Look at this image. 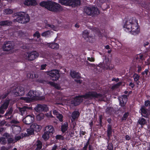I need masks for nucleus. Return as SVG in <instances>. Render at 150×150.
Wrapping results in <instances>:
<instances>
[{
  "label": "nucleus",
  "instance_id": "f257e3e1",
  "mask_svg": "<svg viewBox=\"0 0 150 150\" xmlns=\"http://www.w3.org/2000/svg\"><path fill=\"white\" fill-rule=\"evenodd\" d=\"M123 28L126 32L130 33L134 35L138 34L140 29L137 20L135 18H131L127 21L124 24Z\"/></svg>",
  "mask_w": 150,
  "mask_h": 150
},
{
  "label": "nucleus",
  "instance_id": "f03ea898",
  "mask_svg": "<svg viewBox=\"0 0 150 150\" xmlns=\"http://www.w3.org/2000/svg\"><path fill=\"white\" fill-rule=\"evenodd\" d=\"M103 96L101 94H98L94 92H89L84 96L76 97L71 101V103L75 105H79L83 100V98L88 99L93 98H99V100H103Z\"/></svg>",
  "mask_w": 150,
  "mask_h": 150
},
{
  "label": "nucleus",
  "instance_id": "7ed1b4c3",
  "mask_svg": "<svg viewBox=\"0 0 150 150\" xmlns=\"http://www.w3.org/2000/svg\"><path fill=\"white\" fill-rule=\"evenodd\" d=\"M40 5L44 7L48 10L57 12L62 9L61 6L57 3L51 1H42L40 3Z\"/></svg>",
  "mask_w": 150,
  "mask_h": 150
},
{
  "label": "nucleus",
  "instance_id": "20e7f679",
  "mask_svg": "<svg viewBox=\"0 0 150 150\" xmlns=\"http://www.w3.org/2000/svg\"><path fill=\"white\" fill-rule=\"evenodd\" d=\"M40 93V92L31 90L27 94L26 97H21V99L23 100L26 102H29L33 100L44 99L45 97H41Z\"/></svg>",
  "mask_w": 150,
  "mask_h": 150
},
{
  "label": "nucleus",
  "instance_id": "39448f33",
  "mask_svg": "<svg viewBox=\"0 0 150 150\" xmlns=\"http://www.w3.org/2000/svg\"><path fill=\"white\" fill-rule=\"evenodd\" d=\"M59 3L66 6L75 7L80 4L79 0H59Z\"/></svg>",
  "mask_w": 150,
  "mask_h": 150
},
{
  "label": "nucleus",
  "instance_id": "423d86ee",
  "mask_svg": "<svg viewBox=\"0 0 150 150\" xmlns=\"http://www.w3.org/2000/svg\"><path fill=\"white\" fill-rule=\"evenodd\" d=\"M18 17L16 18V21L19 23H25L29 21V17L28 15L24 12H21L18 13Z\"/></svg>",
  "mask_w": 150,
  "mask_h": 150
},
{
  "label": "nucleus",
  "instance_id": "0eeeda50",
  "mask_svg": "<svg viewBox=\"0 0 150 150\" xmlns=\"http://www.w3.org/2000/svg\"><path fill=\"white\" fill-rule=\"evenodd\" d=\"M46 73L53 81L58 80L60 76L59 71L57 69H53L46 71Z\"/></svg>",
  "mask_w": 150,
  "mask_h": 150
},
{
  "label": "nucleus",
  "instance_id": "6e6552de",
  "mask_svg": "<svg viewBox=\"0 0 150 150\" xmlns=\"http://www.w3.org/2000/svg\"><path fill=\"white\" fill-rule=\"evenodd\" d=\"M39 53L35 51L28 52L25 53L24 55V57L29 60H33L38 57Z\"/></svg>",
  "mask_w": 150,
  "mask_h": 150
},
{
  "label": "nucleus",
  "instance_id": "1a4fd4ad",
  "mask_svg": "<svg viewBox=\"0 0 150 150\" xmlns=\"http://www.w3.org/2000/svg\"><path fill=\"white\" fill-rule=\"evenodd\" d=\"M11 90L10 91V93H13L16 96H21L24 93V88L22 87L18 86L15 89V88H11Z\"/></svg>",
  "mask_w": 150,
  "mask_h": 150
},
{
  "label": "nucleus",
  "instance_id": "9d476101",
  "mask_svg": "<svg viewBox=\"0 0 150 150\" xmlns=\"http://www.w3.org/2000/svg\"><path fill=\"white\" fill-rule=\"evenodd\" d=\"M85 12L88 15L92 14H98L99 13V11L98 9L94 7H87L85 9Z\"/></svg>",
  "mask_w": 150,
  "mask_h": 150
},
{
  "label": "nucleus",
  "instance_id": "9b49d317",
  "mask_svg": "<svg viewBox=\"0 0 150 150\" xmlns=\"http://www.w3.org/2000/svg\"><path fill=\"white\" fill-rule=\"evenodd\" d=\"M149 110V109L148 110L144 106H142L140 109L142 115L145 117H150Z\"/></svg>",
  "mask_w": 150,
  "mask_h": 150
},
{
  "label": "nucleus",
  "instance_id": "f8f14e48",
  "mask_svg": "<svg viewBox=\"0 0 150 150\" xmlns=\"http://www.w3.org/2000/svg\"><path fill=\"white\" fill-rule=\"evenodd\" d=\"M70 74L72 78L75 79L74 80L77 83H81V81L79 79L76 80V79H78L80 78V74L78 72H75L74 71H71L70 72Z\"/></svg>",
  "mask_w": 150,
  "mask_h": 150
},
{
  "label": "nucleus",
  "instance_id": "ddd939ff",
  "mask_svg": "<svg viewBox=\"0 0 150 150\" xmlns=\"http://www.w3.org/2000/svg\"><path fill=\"white\" fill-rule=\"evenodd\" d=\"M34 120L33 117L31 115H28L23 119L24 123L27 125L31 123Z\"/></svg>",
  "mask_w": 150,
  "mask_h": 150
},
{
  "label": "nucleus",
  "instance_id": "4468645a",
  "mask_svg": "<svg viewBox=\"0 0 150 150\" xmlns=\"http://www.w3.org/2000/svg\"><path fill=\"white\" fill-rule=\"evenodd\" d=\"M9 100H6L0 107V113L3 114L6 109L8 108L9 103Z\"/></svg>",
  "mask_w": 150,
  "mask_h": 150
},
{
  "label": "nucleus",
  "instance_id": "2eb2a0df",
  "mask_svg": "<svg viewBox=\"0 0 150 150\" xmlns=\"http://www.w3.org/2000/svg\"><path fill=\"white\" fill-rule=\"evenodd\" d=\"M48 110L47 106L46 105H39L35 108V110L37 112H47Z\"/></svg>",
  "mask_w": 150,
  "mask_h": 150
},
{
  "label": "nucleus",
  "instance_id": "dca6fc26",
  "mask_svg": "<svg viewBox=\"0 0 150 150\" xmlns=\"http://www.w3.org/2000/svg\"><path fill=\"white\" fill-rule=\"evenodd\" d=\"M14 48V45L13 43L10 41L7 42L3 47V50L5 51H8Z\"/></svg>",
  "mask_w": 150,
  "mask_h": 150
},
{
  "label": "nucleus",
  "instance_id": "f3484780",
  "mask_svg": "<svg viewBox=\"0 0 150 150\" xmlns=\"http://www.w3.org/2000/svg\"><path fill=\"white\" fill-rule=\"evenodd\" d=\"M119 100L120 105L122 106H124L127 102V96L125 95H122L119 98Z\"/></svg>",
  "mask_w": 150,
  "mask_h": 150
},
{
  "label": "nucleus",
  "instance_id": "a211bd4d",
  "mask_svg": "<svg viewBox=\"0 0 150 150\" xmlns=\"http://www.w3.org/2000/svg\"><path fill=\"white\" fill-rule=\"evenodd\" d=\"M45 131L49 134H53L54 132V129L52 126L49 125L45 127Z\"/></svg>",
  "mask_w": 150,
  "mask_h": 150
},
{
  "label": "nucleus",
  "instance_id": "6ab92c4d",
  "mask_svg": "<svg viewBox=\"0 0 150 150\" xmlns=\"http://www.w3.org/2000/svg\"><path fill=\"white\" fill-rule=\"evenodd\" d=\"M24 5L28 6H35L37 4L35 0H26L24 2Z\"/></svg>",
  "mask_w": 150,
  "mask_h": 150
},
{
  "label": "nucleus",
  "instance_id": "aec40b11",
  "mask_svg": "<svg viewBox=\"0 0 150 150\" xmlns=\"http://www.w3.org/2000/svg\"><path fill=\"white\" fill-rule=\"evenodd\" d=\"M30 107H28L25 106L20 109V111L22 115L28 114V110L31 109Z\"/></svg>",
  "mask_w": 150,
  "mask_h": 150
},
{
  "label": "nucleus",
  "instance_id": "412c9836",
  "mask_svg": "<svg viewBox=\"0 0 150 150\" xmlns=\"http://www.w3.org/2000/svg\"><path fill=\"white\" fill-rule=\"evenodd\" d=\"M103 63L104 65V68L109 69H111V68L110 67V61L109 59L108 58H106L103 61Z\"/></svg>",
  "mask_w": 150,
  "mask_h": 150
},
{
  "label": "nucleus",
  "instance_id": "4be33fe9",
  "mask_svg": "<svg viewBox=\"0 0 150 150\" xmlns=\"http://www.w3.org/2000/svg\"><path fill=\"white\" fill-rule=\"evenodd\" d=\"M31 127L33 129V131H39L42 128V127L36 123H33L31 125Z\"/></svg>",
  "mask_w": 150,
  "mask_h": 150
},
{
  "label": "nucleus",
  "instance_id": "5701e85b",
  "mask_svg": "<svg viewBox=\"0 0 150 150\" xmlns=\"http://www.w3.org/2000/svg\"><path fill=\"white\" fill-rule=\"evenodd\" d=\"M47 46L52 49H58L59 47L58 44L55 43H48Z\"/></svg>",
  "mask_w": 150,
  "mask_h": 150
},
{
  "label": "nucleus",
  "instance_id": "b1692460",
  "mask_svg": "<svg viewBox=\"0 0 150 150\" xmlns=\"http://www.w3.org/2000/svg\"><path fill=\"white\" fill-rule=\"evenodd\" d=\"M12 127L13 131L15 134H18L21 131V127L19 126L12 125Z\"/></svg>",
  "mask_w": 150,
  "mask_h": 150
},
{
  "label": "nucleus",
  "instance_id": "393cba45",
  "mask_svg": "<svg viewBox=\"0 0 150 150\" xmlns=\"http://www.w3.org/2000/svg\"><path fill=\"white\" fill-rule=\"evenodd\" d=\"M53 113L54 115H56L57 117L59 119L60 121L62 122V121L63 116L62 114L59 113L56 110H53Z\"/></svg>",
  "mask_w": 150,
  "mask_h": 150
},
{
  "label": "nucleus",
  "instance_id": "a878e982",
  "mask_svg": "<svg viewBox=\"0 0 150 150\" xmlns=\"http://www.w3.org/2000/svg\"><path fill=\"white\" fill-rule=\"evenodd\" d=\"M13 110L12 108L8 109L5 114V116L7 119L11 118L12 116Z\"/></svg>",
  "mask_w": 150,
  "mask_h": 150
},
{
  "label": "nucleus",
  "instance_id": "bb28decb",
  "mask_svg": "<svg viewBox=\"0 0 150 150\" xmlns=\"http://www.w3.org/2000/svg\"><path fill=\"white\" fill-rule=\"evenodd\" d=\"M79 114L78 111H74L72 114L71 121H74L75 119L78 117Z\"/></svg>",
  "mask_w": 150,
  "mask_h": 150
},
{
  "label": "nucleus",
  "instance_id": "cd10ccee",
  "mask_svg": "<svg viewBox=\"0 0 150 150\" xmlns=\"http://www.w3.org/2000/svg\"><path fill=\"white\" fill-rule=\"evenodd\" d=\"M51 34V32L49 30H48L42 33L41 35L43 37L47 38L50 36Z\"/></svg>",
  "mask_w": 150,
  "mask_h": 150
},
{
  "label": "nucleus",
  "instance_id": "c85d7f7f",
  "mask_svg": "<svg viewBox=\"0 0 150 150\" xmlns=\"http://www.w3.org/2000/svg\"><path fill=\"white\" fill-rule=\"evenodd\" d=\"M47 83L50 85L53 86L57 89H59L60 88V87L59 85L57 84H55V83L53 82L50 81L48 82Z\"/></svg>",
  "mask_w": 150,
  "mask_h": 150
},
{
  "label": "nucleus",
  "instance_id": "c756f323",
  "mask_svg": "<svg viewBox=\"0 0 150 150\" xmlns=\"http://www.w3.org/2000/svg\"><path fill=\"white\" fill-rule=\"evenodd\" d=\"M4 136L6 138V139H8V143H11L13 142V140L12 138H9V135L7 133H5L4 134Z\"/></svg>",
  "mask_w": 150,
  "mask_h": 150
},
{
  "label": "nucleus",
  "instance_id": "7c9ffc66",
  "mask_svg": "<svg viewBox=\"0 0 150 150\" xmlns=\"http://www.w3.org/2000/svg\"><path fill=\"white\" fill-rule=\"evenodd\" d=\"M68 124L67 122H65L62 126L61 130L63 132H65L67 129Z\"/></svg>",
  "mask_w": 150,
  "mask_h": 150
},
{
  "label": "nucleus",
  "instance_id": "2f4dec72",
  "mask_svg": "<svg viewBox=\"0 0 150 150\" xmlns=\"http://www.w3.org/2000/svg\"><path fill=\"white\" fill-rule=\"evenodd\" d=\"M49 133L45 131L42 136V138L46 140L49 139Z\"/></svg>",
  "mask_w": 150,
  "mask_h": 150
},
{
  "label": "nucleus",
  "instance_id": "473e14b6",
  "mask_svg": "<svg viewBox=\"0 0 150 150\" xmlns=\"http://www.w3.org/2000/svg\"><path fill=\"white\" fill-rule=\"evenodd\" d=\"M89 34L88 31L87 30H85L83 32V37L85 39L88 38L89 37Z\"/></svg>",
  "mask_w": 150,
  "mask_h": 150
},
{
  "label": "nucleus",
  "instance_id": "72a5a7b5",
  "mask_svg": "<svg viewBox=\"0 0 150 150\" xmlns=\"http://www.w3.org/2000/svg\"><path fill=\"white\" fill-rule=\"evenodd\" d=\"M36 145L37 146L36 150H39L42 148V144L40 141L38 140L37 141Z\"/></svg>",
  "mask_w": 150,
  "mask_h": 150
},
{
  "label": "nucleus",
  "instance_id": "f704fd0d",
  "mask_svg": "<svg viewBox=\"0 0 150 150\" xmlns=\"http://www.w3.org/2000/svg\"><path fill=\"white\" fill-rule=\"evenodd\" d=\"M139 124L141 125H144L146 123V121L144 118L139 119L138 121Z\"/></svg>",
  "mask_w": 150,
  "mask_h": 150
},
{
  "label": "nucleus",
  "instance_id": "c9c22d12",
  "mask_svg": "<svg viewBox=\"0 0 150 150\" xmlns=\"http://www.w3.org/2000/svg\"><path fill=\"white\" fill-rule=\"evenodd\" d=\"M10 22H8L7 21H2L0 22V25L4 26L7 25H8L11 24Z\"/></svg>",
  "mask_w": 150,
  "mask_h": 150
},
{
  "label": "nucleus",
  "instance_id": "e433bc0d",
  "mask_svg": "<svg viewBox=\"0 0 150 150\" xmlns=\"http://www.w3.org/2000/svg\"><path fill=\"white\" fill-rule=\"evenodd\" d=\"M6 142V138L5 137L0 138V143L2 144H4Z\"/></svg>",
  "mask_w": 150,
  "mask_h": 150
},
{
  "label": "nucleus",
  "instance_id": "4c0bfd02",
  "mask_svg": "<svg viewBox=\"0 0 150 150\" xmlns=\"http://www.w3.org/2000/svg\"><path fill=\"white\" fill-rule=\"evenodd\" d=\"M44 117V115L43 113H40L37 115L36 117L38 120H40L43 119Z\"/></svg>",
  "mask_w": 150,
  "mask_h": 150
},
{
  "label": "nucleus",
  "instance_id": "58836bf2",
  "mask_svg": "<svg viewBox=\"0 0 150 150\" xmlns=\"http://www.w3.org/2000/svg\"><path fill=\"white\" fill-rule=\"evenodd\" d=\"M4 13L5 14H8L12 13H13V11L11 9H7L4 11Z\"/></svg>",
  "mask_w": 150,
  "mask_h": 150
},
{
  "label": "nucleus",
  "instance_id": "ea45409f",
  "mask_svg": "<svg viewBox=\"0 0 150 150\" xmlns=\"http://www.w3.org/2000/svg\"><path fill=\"white\" fill-rule=\"evenodd\" d=\"M27 133L29 135L33 134H34V131L30 127V128L28 129L27 130Z\"/></svg>",
  "mask_w": 150,
  "mask_h": 150
},
{
  "label": "nucleus",
  "instance_id": "a19ab883",
  "mask_svg": "<svg viewBox=\"0 0 150 150\" xmlns=\"http://www.w3.org/2000/svg\"><path fill=\"white\" fill-rule=\"evenodd\" d=\"M139 76L136 74H134L133 75L134 79L136 81H137L139 79Z\"/></svg>",
  "mask_w": 150,
  "mask_h": 150
},
{
  "label": "nucleus",
  "instance_id": "79ce46f5",
  "mask_svg": "<svg viewBox=\"0 0 150 150\" xmlns=\"http://www.w3.org/2000/svg\"><path fill=\"white\" fill-rule=\"evenodd\" d=\"M148 71L149 70L148 69H145V71H144L142 73V76L143 77H144V76H146L148 74Z\"/></svg>",
  "mask_w": 150,
  "mask_h": 150
},
{
  "label": "nucleus",
  "instance_id": "37998d69",
  "mask_svg": "<svg viewBox=\"0 0 150 150\" xmlns=\"http://www.w3.org/2000/svg\"><path fill=\"white\" fill-rule=\"evenodd\" d=\"M150 101L149 100H146L145 101V105L144 106L146 108H147V107L149 106V109L150 110Z\"/></svg>",
  "mask_w": 150,
  "mask_h": 150
},
{
  "label": "nucleus",
  "instance_id": "c03bdc74",
  "mask_svg": "<svg viewBox=\"0 0 150 150\" xmlns=\"http://www.w3.org/2000/svg\"><path fill=\"white\" fill-rule=\"evenodd\" d=\"M108 134V136L111 135L112 133V130L111 127L110 126H108L107 130Z\"/></svg>",
  "mask_w": 150,
  "mask_h": 150
},
{
  "label": "nucleus",
  "instance_id": "a18cd8bd",
  "mask_svg": "<svg viewBox=\"0 0 150 150\" xmlns=\"http://www.w3.org/2000/svg\"><path fill=\"white\" fill-rule=\"evenodd\" d=\"M33 35L34 37H36L37 38H39L40 36V34L38 31H36L33 34Z\"/></svg>",
  "mask_w": 150,
  "mask_h": 150
},
{
  "label": "nucleus",
  "instance_id": "49530a36",
  "mask_svg": "<svg viewBox=\"0 0 150 150\" xmlns=\"http://www.w3.org/2000/svg\"><path fill=\"white\" fill-rule=\"evenodd\" d=\"M55 138L57 139H61L63 140L64 139V137L61 135H58L56 136Z\"/></svg>",
  "mask_w": 150,
  "mask_h": 150
},
{
  "label": "nucleus",
  "instance_id": "de8ad7c7",
  "mask_svg": "<svg viewBox=\"0 0 150 150\" xmlns=\"http://www.w3.org/2000/svg\"><path fill=\"white\" fill-rule=\"evenodd\" d=\"M27 77L29 78L32 79L33 78V73L30 72L27 74Z\"/></svg>",
  "mask_w": 150,
  "mask_h": 150
},
{
  "label": "nucleus",
  "instance_id": "09e8293b",
  "mask_svg": "<svg viewBox=\"0 0 150 150\" xmlns=\"http://www.w3.org/2000/svg\"><path fill=\"white\" fill-rule=\"evenodd\" d=\"M122 84V83L121 82L117 83V84L113 86H112V88H118L119 86H120Z\"/></svg>",
  "mask_w": 150,
  "mask_h": 150
},
{
  "label": "nucleus",
  "instance_id": "8fccbe9b",
  "mask_svg": "<svg viewBox=\"0 0 150 150\" xmlns=\"http://www.w3.org/2000/svg\"><path fill=\"white\" fill-rule=\"evenodd\" d=\"M49 26L54 31H57L58 30L57 28L55 27L53 25H50Z\"/></svg>",
  "mask_w": 150,
  "mask_h": 150
},
{
  "label": "nucleus",
  "instance_id": "3c124183",
  "mask_svg": "<svg viewBox=\"0 0 150 150\" xmlns=\"http://www.w3.org/2000/svg\"><path fill=\"white\" fill-rule=\"evenodd\" d=\"M108 150H113V146L111 144H109L108 147Z\"/></svg>",
  "mask_w": 150,
  "mask_h": 150
},
{
  "label": "nucleus",
  "instance_id": "603ef678",
  "mask_svg": "<svg viewBox=\"0 0 150 150\" xmlns=\"http://www.w3.org/2000/svg\"><path fill=\"white\" fill-rule=\"evenodd\" d=\"M47 65L46 64H43L41 65L40 69L42 70H44L45 69Z\"/></svg>",
  "mask_w": 150,
  "mask_h": 150
},
{
  "label": "nucleus",
  "instance_id": "864d4df0",
  "mask_svg": "<svg viewBox=\"0 0 150 150\" xmlns=\"http://www.w3.org/2000/svg\"><path fill=\"white\" fill-rule=\"evenodd\" d=\"M128 115V113H125L123 115V116L122 119V120H125L126 118L127 117Z\"/></svg>",
  "mask_w": 150,
  "mask_h": 150
},
{
  "label": "nucleus",
  "instance_id": "5fc2aeb1",
  "mask_svg": "<svg viewBox=\"0 0 150 150\" xmlns=\"http://www.w3.org/2000/svg\"><path fill=\"white\" fill-rule=\"evenodd\" d=\"M46 115L48 117H52L53 116L52 115V114L51 112H49L48 113H47L46 114Z\"/></svg>",
  "mask_w": 150,
  "mask_h": 150
},
{
  "label": "nucleus",
  "instance_id": "6e6d98bb",
  "mask_svg": "<svg viewBox=\"0 0 150 150\" xmlns=\"http://www.w3.org/2000/svg\"><path fill=\"white\" fill-rule=\"evenodd\" d=\"M87 60H89L90 62H94V59L93 58H90V57H88L87 58Z\"/></svg>",
  "mask_w": 150,
  "mask_h": 150
},
{
  "label": "nucleus",
  "instance_id": "4d7b16f0",
  "mask_svg": "<svg viewBox=\"0 0 150 150\" xmlns=\"http://www.w3.org/2000/svg\"><path fill=\"white\" fill-rule=\"evenodd\" d=\"M9 148H6L4 146H2L1 148V150H7Z\"/></svg>",
  "mask_w": 150,
  "mask_h": 150
},
{
  "label": "nucleus",
  "instance_id": "13d9d810",
  "mask_svg": "<svg viewBox=\"0 0 150 150\" xmlns=\"http://www.w3.org/2000/svg\"><path fill=\"white\" fill-rule=\"evenodd\" d=\"M138 72H139L141 70L142 68L140 66H138Z\"/></svg>",
  "mask_w": 150,
  "mask_h": 150
},
{
  "label": "nucleus",
  "instance_id": "bf43d9fd",
  "mask_svg": "<svg viewBox=\"0 0 150 150\" xmlns=\"http://www.w3.org/2000/svg\"><path fill=\"white\" fill-rule=\"evenodd\" d=\"M21 136H18L15 137V139L16 140H18L21 138Z\"/></svg>",
  "mask_w": 150,
  "mask_h": 150
},
{
  "label": "nucleus",
  "instance_id": "052dcab7",
  "mask_svg": "<svg viewBox=\"0 0 150 150\" xmlns=\"http://www.w3.org/2000/svg\"><path fill=\"white\" fill-rule=\"evenodd\" d=\"M57 148V146L56 145H54L52 147L51 150H56Z\"/></svg>",
  "mask_w": 150,
  "mask_h": 150
},
{
  "label": "nucleus",
  "instance_id": "680f3d73",
  "mask_svg": "<svg viewBox=\"0 0 150 150\" xmlns=\"http://www.w3.org/2000/svg\"><path fill=\"white\" fill-rule=\"evenodd\" d=\"M125 138H126V140H129L130 139V137L129 135H127L126 136Z\"/></svg>",
  "mask_w": 150,
  "mask_h": 150
},
{
  "label": "nucleus",
  "instance_id": "e2e57ef3",
  "mask_svg": "<svg viewBox=\"0 0 150 150\" xmlns=\"http://www.w3.org/2000/svg\"><path fill=\"white\" fill-rule=\"evenodd\" d=\"M129 86H130L132 88H133L134 87V84L132 83H129Z\"/></svg>",
  "mask_w": 150,
  "mask_h": 150
},
{
  "label": "nucleus",
  "instance_id": "0e129e2a",
  "mask_svg": "<svg viewBox=\"0 0 150 150\" xmlns=\"http://www.w3.org/2000/svg\"><path fill=\"white\" fill-rule=\"evenodd\" d=\"M11 122V123H16L17 122V121H16V120H12Z\"/></svg>",
  "mask_w": 150,
  "mask_h": 150
},
{
  "label": "nucleus",
  "instance_id": "69168bd1",
  "mask_svg": "<svg viewBox=\"0 0 150 150\" xmlns=\"http://www.w3.org/2000/svg\"><path fill=\"white\" fill-rule=\"evenodd\" d=\"M119 80V79L118 78H117V79H115V78H113L112 79V81H118Z\"/></svg>",
  "mask_w": 150,
  "mask_h": 150
},
{
  "label": "nucleus",
  "instance_id": "338daca9",
  "mask_svg": "<svg viewBox=\"0 0 150 150\" xmlns=\"http://www.w3.org/2000/svg\"><path fill=\"white\" fill-rule=\"evenodd\" d=\"M149 44V42H146L144 44V46L145 47L146 46L148 45Z\"/></svg>",
  "mask_w": 150,
  "mask_h": 150
},
{
  "label": "nucleus",
  "instance_id": "774afa93",
  "mask_svg": "<svg viewBox=\"0 0 150 150\" xmlns=\"http://www.w3.org/2000/svg\"><path fill=\"white\" fill-rule=\"evenodd\" d=\"M87 147V145L84 146L83 149V150H86Z\"/></svg>",
  "mask_w": 150,
  "mask_h": 150
}]
</instances>
